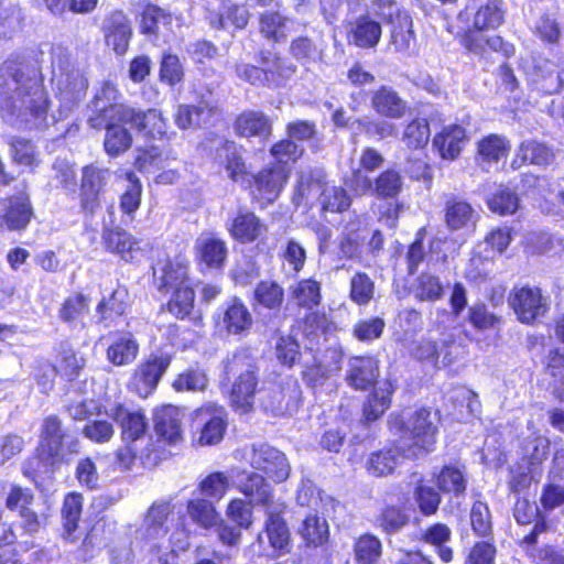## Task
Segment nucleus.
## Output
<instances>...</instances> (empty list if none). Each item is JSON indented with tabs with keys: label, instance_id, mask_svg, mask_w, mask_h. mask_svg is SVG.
<instances>
[{
	"label": "nucleus",
	"instance_id": "nucleus-1",
	"mask_svg": "<svg viewBox=\"0 0 564 564\" xmlns=\"http://www.w3.org/2000/svg\"><path fill=\"white\" fill-rule=\"evenodd\" d=\"M47 94L37 68L9 57L0 65V117L13 127L46 126Z\"/></svg>",
	"mask_w": 564,
	"mask_h": 564
},
{
	"label": "nucleus",
	"instance_id": "nucleus-2",
	"mask_svg": "<svg viewBox=\"0 0 564 564\" xmlns=\"http://www.w3.org/2000/svg\"><path fill=\"white\" fill-rule=\"evenodd\" d=\"M440 415L426 408L391 413L389 430L400 436V448L406 458H421L435 449Z\"/></svg>",
	"mask_w": 564,
	"mask_h": 564
},
{
	"label": "nucleus",
	"instance_id": "nucleus-3",
	"mask_svg": "<svg viewBox=\"0 0 564 564\" xmlns=\"http://www.w3.org/2000/svg\"><path fill=\"white\" fill-rule=\"evenodd\" d=\"M116 89L105 85L91 102V113L88 124L94 129H106L105 150L110 155H118L131 145V135L119 122H127L133 118V110L121 104L109 102Z\"/></svg>",
	"mask_w": 564,
	"mask_h": 564
},
{
	"label": "nucleus",
	"instance_id": "nucleus-4",
	"mask_svg": "<svg viewBox=\"0 0 564 564\" xmlns=\"http://www.w3.org/2000/svg\"><path fill=\"white\" fill-rule=\"evenodd\" d=\"M65 438L66 433L56 415L44 419L35 453L23 463L22 467L23 475L30 478L37 489H43V482L48 480L64 462Z\"/></svg>",
	"mask_w": 564,
	"mask_h": 564
},
{
	"label": "nucleus",
	"instance_id": "nucleus-5",
	"mask_svg": "<svg viewBox=\"0 0 564 564\" xmlns=\"http://www.w3.org/2000/svg\"><path fill=\"white\" fill-rule=\"evenodd\" d=\"M529 434L520 445L521 458L511 469L510 486L514 494L530 489L532 481H536L541 475V465L550 453V440L546 435L528 423Z\"/></svg>",
	"mask_w": 564,
	"mask_h": 564
},
{
	"label": "nucleus",
	"instance_id": "nucleus-6",
	"mask_svg": "<svg viewBox=\"0 0 564 564\" xmlns=\"http://www.w3.org/2000/svg\"><path fill=\"white\" fill-rule=\"evenodd\" d=\"M202 494H226L238 490L241 494H268V482L258 473H248L239 468L214 471L199 481Z\"/></svg>",
	"mask_w": 564,
	"mask_h": 564
},
{
	"label": "nucleus",
	"instance_id": "nucleus-7",
	"mask_svg": "<svg viewBox=\"0 0 564 564\" xmlns=\"http://www.w3.org/2000/svg\"><path fill=\"white\" fill-rule=\"evenodd\" d=\"M228 375L237 376L230 392L231 405L241 413L249 412L254 402L257 377L254 366L243 351L236 352L226 365Z\"/></svg>",
	"mask_w": 564,
	"mask_h": 564
},
{
	"label": "nucleus",
	"instance_id": "nucleus-8",
	"mask_svg": "<svg viewBox=\"0 0 564 564\" xmlns=\"http://www.w3.org/2000/svg\"><path fill=\"white\" fill-rule=\"evenodd\" d=\"M56 98L59 102V118H66L85 98L88 78L77 67H62L54 70Z\"/></svg>",
	"mask_w": 564,
	"mask_h": 564
},
{
	"label": "nucleus",
	"instance_id": "nucleus-9",
	"mask_svg": "<svg viewBox=\"0 0 564 564\" xmlns=\"http://www.w3.org/2000/svg\"><path fill=\"white\" fill-rule=\"evenodd\" d=\"M467 475L464 468L448 465L444 466L438 474L426 479L419 473L410 476L409 485L413 487L414 494H464L467 488Z\"/></svg>",
	"mask_w": 564,
	"mask_h": 564
},
{
	"label": "nucleus",
	"instance_id": "nucleus-10",
	"mask_svg": "<svg viewBox=\"0 0 564 564\" xmlns=\"http://www.w3.org/2000/svg\"><path fill=\"white\" fill-rule=\"evenodd\" d=\"M166 122L162 113L156 109L143 112V174L149 172V166L154 163L159 166L165 150Z\"/></svg>",
	"mask_w": 564,
	"mask_h": 564
},
{
	"label": "nucleus",
	"instance_id": "nucleus-11",
	"mask_svg": "<svg viewBox=\"0 0 564 564\" xmlns=\"http://www.w3.org/2000/svg\"><path fill=\"white\" fill-rule=\"evenodd\" d=\"M296 196L306 204L319 196L322 208L332 213H340L350 206V198L343 187L322 185L318 180L303 174L299 180Z\"/></svg>",
	"mask_w": 564,
	"mask_h": 564
},
{
	"label": "nucleus",
	"instance_id": "nucleus-12",
	"mask_svg": "<svg viewBox=\"0 0 564 564\" xmlns=\"http://www.w3.org/2000/svg\"><path fill=\"white\" fill-rule=\"evenodd\" d=\"M246 458L252 468L267 475L268 479L264 478V480L268 482V494L271 491L269 480L281 482L289 477L290 466L285 455L272 446L265 444L252 446L246 452Z\"/></svg>",
	"mask_w": 564,
	"mask_h": 564
},
{
	"label": "nucleus",
	"instance_id": "nucleus-13",
	"mask_svg": "<svg viewBox=\"0 0 564 564\" xmlns=\"http://www.w3.org/2000/svg\"><path fill=\"white\" fill-rule=\"evenodd\" d=\"M509 303L520 322L531 324L543 316L549 310L547 299L535 286L514 288Z\"/></svg>",
	"mask_w": 564,
	"mask_h": 564
},
{
	"label": "nucleus",
	"instance_id": "nucleus-14",
	"mask_svg": "<svg viewBox=\"0 0 564 564\" xmlns=\"http://www.w3.org/2000/svg\"><path fill=\"white\" fill-rule=\"evenodd\" d=\"M343 357L341 347L337 344L330 345L322 352L313 356L314 362L306 367L304 379L313 388L323 386L326 380L339 372Z\"/></svg>",
	"mask_w": 564,
	"mask_h": 564
},
{
	"label": "nucleus",
	"instance_id": "nucleus-15",
	"mask_svg": "<svg viewBox=\"0 0 564 564\" xmlns=\"http://www.w3.org/2000/svg\"><path fill=\"white\" fill-rule=\"evenodd\" d=\"M289 177L285 165L262 169L253 176L252 194L261 206L272 204L279 197Z\"/></svg>",
	"mask_w": 564,
	"mask_h": 564
},
{
	"label": "nucleus",
	"instance_id": "nucleus-16",
	"mask_svg": "<svg viewBox=\"0 0 564 564\" xmlns=\"http://www.w3.org/2000/svg\"><path fill=\"white\" fill-rule=\"evenodd\" d=\"M217 326L228 335H245L252 326L253 318L241 299L226 301L216 318Z\"/></svg>",
	"mask_w": 564,
	"mask_h": 564
},
{
	"label": "nucleus",
	"instance_id": "nucleus-17",
	"mask_svg": "<svg viewBox=\"0 0 564 564\" xmlns=\"http://www.w3.org/2000/svg\"><path fill=\"white\" fill-rule=\"evenodd\" d=\"M110 176L108 169L95 164L86 165L82 171L80 200L83 209L94 213L99 205V194Z\"/></svg>",
	"mask_w": 564,
	"mask_h": 564
},
{
	"label": "nucleus",
	"instance_id": "nucleus-18",
	"mask_svg": "<svg viewBox=\"0 0 564 564\" xmlns=\"http://www.w3.org/2000/svg\"><path fill=\"white\" fill-rule=\"evenodd\" d=\"M226 416L225 409L213 402L196 410V417L206 420L198 437L200 445H215L223 440L227 426Z\"/></svg>",
	"mask_w": 564,
	"mask_h": 564
},
{
	"label": "nucleus",
	"instance_id": "nucleus-19",
	"mask_svg": "<svg viewBox=\"0 0 564 564\" xmlns=\"http://www.w3.org/2000/svg\"><path fill=\"white\" fill-rule=\"evenodd\" d=\"M466 13L473 14V30L488 31L503 23L506 10L502 0H474Z\"/></svg>",
	"mask_w": 564,
	"mask_h": 564
},
{
	"label": "nucleus",
	"instance_id": "nucleus-20",
	"mask_svg": "<svg viewBox=\"0 0 564 564\" xmlns=\"http://www.w3.org/2000/svg\"><path fill=\"white\" fill-rule=\"evenodd\" d=\"M229 235L241 243H250L262 238L268 227L252 212L240 208L227 225Z\"/></svg>",
	"mask_w": 564,
	"mask_h": 564
},
{
	"label": "nucleus",
	"instance_id": "nucleus-21",
	"mask_svg": "<svg viewBox=\"0 0 564 564\" xmlns=\"http://www.w3.org/2000/svg\"><path fill=\"white\" fill-rule=\"evenodd\" d=\"M379 377V362L372 356H355L349 358L346 382L355 390H367Z\"/></svg>",
	"mask_w": 564,
	"mask_h": 564
},
{
	"label": "nucleus",
	"instance_id": "nucleus-22",
	"mask_svg": "<svg viewBox=\"0 0 564 564\" xmlns=\"http://www.w3.org/2000/svg\"><path fill=\"white\" fill-rule=\"evenodd\" d=\"M32 208L24 195L0 200V229L21 230L30 223Z\"/></svg>",
	"mask_w": 564,
	"mask_h": 564
},
{
	"label": "nucleus",
	"instance_id": "nucleus-23",
	"mask_svg": "<svg viewBox=\"0 0 564 564\" xmlns=\"http://www.w3.org/2000/svg\"><path fill=\"white\" fill-rule=\"evenodd\" d=\"M102 29L107 46L119 55L124 54L132 34L127 17L122 12H113L104 20Z\"/></svg>",
	"mask_w": 564,
	"mask_h": 564
},
{
	"label": "nucleus",
	"instance_id": "nucleus-24",
	"mask_svg": "<svg viewBox=\"0 0 564 564\" xmlns=\"http://www.w3.org/2000/svg\"><path fill=\"white\" fill-rule=\"evenodd\" d=\"M371 107L381 117L401 119L405 116L408 102L390 86H381L371 96Z\"/></svg>",
	"mask_w": 564,
	"mask_h": 564
},
{
	"label": "nucleus",
	"instance_id": "nucleus-25",
	"mask_svg": "<svg viewBox=\"0 0 564 564\" xmlns=\"http://www.w3.org/2000/svg\"><path fill=\"white\" fill-rule=\"evenodd\" d=\"M153 282L161 292L188 285L187 265L183 262H159L153 267Z\"/></svg>",
	"mask_w": 564,
	"mask_h": 564
},
{
	"label": "nucleus",
	"instance_id": "nucleus-26",
	"mask_svg": "<svg viewBox=\"0 0 564 564\" xmlns=\"http://www.w3.org/2000/svg\"><path fill=\"white\" fill-rule=\"evenodd\" d=\"M184 413L174 405H164L154 413V429L156 434L169 443H176L182 437V423Z\"/></svg>",
	"mask_w": 564,
	"mask_h": 564
},
{
	"label": "nucleus",
	"instance_id": "nucleus-27",
	"mask_svg": "<svg viewBox=\"0 0 564 564\" xmlns=\"http://www.w3.org/2000/svg\"><path fill=\"white\" fill-rule=\"evenodd\" d=\"M381 33V24L368 14H362L351 22L348 40L357 47L372 48L379 43Z\"/></svg>",
	"mask_w": 564,
	"mask_h": 564
},
{
	"label": "nucleus",
	"instance_id": "nucleus-28",
	"mask_svg": "<svg viewBox=\"0 0 564 564\" xmlns=\"http://www.w3.org/2000/svg\"><path fill=\"white\" fill-rule=\"evenodd\" d=\"M273 496H263L262 506L268 512L265 532L270 545L281 553L285 552L289 546L290 531L285 521L280 517L281 509L271 510V499Z\"/></svg>",
	"mask_w": 564,
	"mask_h": 564
},
{
	"label": "nucleus",
	"instance_id": "nucleus-29",
	"mask_svg": "<svg viewBox=\"0 0 564 564\" xmlns=\"http://www.w3.org/2000/svg\"><path fill=\"white\" fill-rule=\"evenodd\" d=\"M533 83L536 89L543 94L552 95L560 93L564 85V62L541 61L535 66Z\"/></svg>",
	"mask_w": 564,
	"mask_h": 564
},
{
	"label": "nucleus",
	"instance_id": "nucleus-30",
	"mask_svg": "<svg viewBox=\"0 0 564 564\" xmlns=\"http://www.w3.org/2000/svg\"><path fill=\"white\" fill-rule=\"evenodd\" d=\"M466 130L460 124H448L433 139V145L437 149L443 159H456L463 145L467 142Z\"/></svg>",
	"mask_w": 564,
	"mask_h": 564
},
{
	"label": "nucleus",
	"instance_id": "nucleus-31",
	"mask_svg": "<svg viewBox=\"0 0 564 564\" xmlns=\"http://www.w3.org/2000/svg\"><path fill=\"white\" fill-rule=\"evenodd\" d=\"M477 214L469 203L456 197L446 200L444 221L449 230L469 229L475 226Z\"/></svg>",
	"mask_w": 564,
	"mask_h": 564
},
{
	"label": "nucleus",
	"instance_id": "nucleus-32",
	"mask_svg": "<svg viewBox=\"0 0 564 564\" xmlns=\"http://www.w3.org/2000/svg\"><path fill=\"white\" fill-rule=\"evenodd\" d=\"M365 240L366 230L361 227L360 220L349 223L338 237V258L346 260L360 258Z\"/></svg>",
	"mask_w": 564,
	"mask_h": 564
},
{
	"label": "nucleus",
	"instance_id": "nucleus-33",
	"mask_svg": "<svg viewBox=\"0 0 564 564\" xmlns=\"http://www.w3.org/2000/svg\"><path fill=\"white\" fill-rule=\"evenodd\" d=\"M209 24L214 29H243L249 20V12L245 6H239L227 0L221 3L219 12H210L207 15Z\"/></svg>",
	"mask_w": 564,
	"mask_h": 564
},
{
	"label": "nucleus",
	"instance_id": "nucleus-34",
	"mask_svg": "<svg viewBox=\"0 0 564 564\" xmlns=\"http://www.w3.org/2000/svg\"><path fill=\"white\" fill-rule=\"evenodd\" d=\"M294 21L276 11H265L259 17V31L268 41L279 43L293 31Z\"/></svg>",
	"mask_w": 564,
	"mask_h": 564
},
{
	"label": "nucleus",
	"instance_id": "nucleus-35",
	"mask_svg": "<svg viewBox=\"0 0 564 564\" xmlns=\"http://www.w3.org/2000/svg\"><path fill=\"white\" fill-rule=\"evenodd\" d=\"M401 458L405 457L400 448V442H398L395 447L371 453L367 460V470L377 477L390 475L400 465Z\"/></svg>",
	"mask_w": 564,
	"mask_h": 564
},
{
	"label": "nucleus",
	"instance_id": "nucleus-36",
	"mask_svg": "<svg viewBox=\"0 0 564 564\" xmlns=\"http://www.w3.org/2000/svg\"><path fill=\"white\" fill-rule=\"evenodd\" d=\"M236 131L241 137H263L271 133L269 118L259 111H245L236 120Z\"/></svg>",
	"mask_w": 564,
	"mask_h": 564
},
{
	"label": "nucleus",
	"instance_id": "nucleus-37",
	"mask_svg": "<svg viewBox=\"0 0 564 564\" xmlns=\"http://www.w3.org/2000/svg\"><path fill=\"white\" fill-rule=\"evenodd\" d=\"M394 391L395 386L390 380L383 381L375 389L364 406V416L367 422L376 421L387 411Z\"/></svg>",
	"mask_w": 564,
	"mask_h": 564
},
{
	"label": "nucleus",
	"instance_id": "nucleus-38",
	"mask_svg": "<svg viewBox=\"0 0 564 564\" xmlns=\"http://www.w3.org/2000/svg\"><path fill=\"white\" fill-rule=\"evenodd\" d=\"M200 262L212 269H219L227 258V246L215 237H200L196 242Z\"/></svg>",
	"mask_w": 564,
	"mask_h": 564
},
{
	"label": "nucleus",
	"instance_id": "nucleus-39",
	"mask_svg": "<svg viewBox=\"0 0 564 564\" xmlns=\"http://www.w3.org/2000/svg\"><path fill=\"white\" fill-rule=\"evenodd\" d=\"M111 416L119 424L124 443L134 444L141 437L140 411H130L123 404H118L112 410Z\"/></svg>",
	"mask_w": 564,
	"mask_h": 564
},
{
	"label": "nucleus",
	"instance_id": "nucleus-40",
	"mask_svg": "<svg viewBox=\"0 0 564 564\" xmlns=\"http://www.w3.org/2000/svg\"><path fill=\"white\" fill-rule=\"evenodd\" d=\"M391 45L397 52L406 53L415 44V35L413 31V23L408 12H398L397 20L391 23Z\"/></svg>",
	"mask_w": 564,
	"mask_h": 564
},
{
	"label": "nucleus",
	"instance_id": "nucleus-41",
	"mask_svg": "<svg viewBox=\"0 0 564 564\" xmlns=\"http://www.w3.org/2000/svg\"><path fill=\"white\" fill-rule=\"evenodd\" d=\"M83 496H66L62 509L64 520V539L70 542L78 541L83 531L79 530L78 521L82 513Z\"/></svg>",
	"mask_w": 564,
	"mask_h": 564
},
{
	"label": "nucleus",
	"instance_id": "nucleus-42",
	"mask_svg": "<svg viewBox=\"0 0 564 564\" xmlns=\"http://www.w3.org/2000/svg\"><path fill=\"white\" fill-rule=\"evenodd\" d=\"M254 306L278 311L284 301V290L275 281H260L253 291Z\"/></svg>",
	"mask_w": 564,
	"mask_h": 564
},
{
	"label": "nucleus",
	"instance_id": "nucleus-43",
	"mask_svg": "<svg viewBox=\"0 0 564 564\" xmlns=\"http://www.w3.org/2000/svg\"><path fill=\"white\" fill-rule=\"evenodd\" d=\"M411 293L420 302H436L443 297L444 288L437 275L423 272L414 280Z\"/></svg>",
	"mask_w": 564,
	"mask_h": 564
},
{
	"label": "nucleus",
	"instance_id": "nucleus-44",
	"mask_svg": "<svg viewBox=\"0 0 564 564\" xmlns=\"http://www.w3.org/2000/svg\"><path fill=\"white\" fill-rule=\"evenodd\" d=\"M553 158V152L545 144L530 140L521 143L512 164L516 165L518 160H521L522 163L549 165Z\"/></svg>",
	"mask_w": 564,
	"mask_h": 564
},
{
	"label": "nucleus",
	"instance_id": "nucleus-45",
	"mask_svg": "<svg viewBox=\"0 0 564 564\" xmlns=\"http://www.w3.org/2000/svg\"><path fill=\"white\" fill-rule=\"evenodd\" d=\"M291 296L299 306L312 310L321 303V284L313 279L301 280L292 286Z\"/></svg>",
	"mask_w": 564,
	"mask_h": 564
},
{
	"label": "nucleus",
	"instance_id": "nucleus-46",
	"mask_svg": "<svg viewBox=\"0 0 564 564\" xmlns=\"http://www.w3.org/2000/svg\"><path fill=\"white\" fill-rule=\"evenodd\" d=\"M209 379L200 368H187L174 379L172 387L176 392H202L208 387Z\"/></svg>",
	"mask_w": 564,
	"mask_h": 564
},
{
	"label": "nucleus",
	"instance_id": "nucleus-47",
	"mask_svg": "<svg viewBox=\"0 0 564 564\" xmlns=\"http://www.w3.org/2000/svg\"><path fill=\"white\" fill-rule=\"evenodd\" d=\"M412 516L411 508L406 501L401 507H387L379 518V525L386 533L393 534L405 527Z\"/></svg>",
	"mask_w": 564,
	"mask_h": 564
},
{
	"label": "nucleus",
	"instance_id": "nucleus-48",
	"mask_svg": "<svg viewBox=\"0 0 564 564\" xmlns=\"http://www.w3.org/2000/svg\"><path fill=\"white\" fill-rule=\"evenodd\" d=\"M260 62L264 67L272 69L274 82L265 79L269 87H278L295 73V66L271 52H261Z\"/></svg>",
	"mask_w": 564,
	"mask_h": 564
},
{
	"label": "nucleus",
	"instance_id": "nucleus-49",
	"mask_svg": "<svg viewBox=\"0 0 564 564\" xmlns=\"http://www.w3.org/2000/svg\"><path fill=\"white\" fill-rule=\"evenodd\" d=\"M357 564H376L382 553L380 540L372 534H364L354 545Z\"/></svg>",
	"mask_w": 564,
	"mask_h": 564
},
{
	"label": "nucleus",
	"instance_id": "nucleus-50",
	"mask_svg": "<svg viewBox=\"0 0 564 564\" xmlns=\"http://www.w3.org/2000/svg\"><path fill=\"white\" fill-rule=\"evenodd\" d=\"M217 158L225 165L230 178L237 181L245 173V164L241 161L239 150L235 142L224 140L217 149Z\"/></svg>",
	"mask_w": 564,
	"mask_h": 564
},
{
	"label": "nucleus",
	"instance_id": "nucleus-51",
	"mask_svg": "<svg viewBox=\"0 0 564 564\" xmlns=\"http://www.w3.org/2000/svg\"><path fill=\"white\" fill-rule=\"evenodd\" d=\"M187 512L196 524L209 529L218 523V513L212 502L204 498H196L188 501Z\"/></svg>",
	"mask_w": 564,
	"mask_h": 564
},
{
	"label": "nucleus",
	"instance_id": "nucleus-52",
	"mask_svg": "<svg viewBox=\"0 0 564 564\" xmlns=\"http://www.w3.org/2000/svg\"><path fill=\"white\" fill-rule=\"evenodd\" d=\"M194 301L195 292L189 284L185 286H177L167 303V310L176 318L183 319L189 316L193 311Z\"/></svg>",
	"mask_w": 564,
	"mask_h": 564
},
{
	"label": "nucleus",
	"instance_id": "nucleus-53",
	"mask_svg": "<svg viewBox=\"0 0 564 564\" xmlns=\"http://www.w3.org/2000/svg\"><path fill=\"white\" fill-rule=\"evenodd\" d=\"M106 246L112 252L119 253L126 261L134 259V252L139 251L138 242L126 231L112 230L105 237Z\"/></svg>",
	"mask_w": 564,
	"mask_h": 564
},
{
	"label": "nucleus",
	"instance_id": "nucleus-54",
	"mask_svg": "<svg viewBox=\"0 0 564 564\" xmlns=\"http://www.w3.org/2000/svg\"><path fill=\"white\" fill-rule=\"evenodd\" d=\"M480 248L481 246H478L474 250L465 269V278L475 283L485 281L490 274L494 264V257L490 254L482 256Z\"/></svg>",
	"mask_w": 564,
	"mask_h": 564
},
{
	"label": "nucleus",
	"instance_id": "nucleus-55",
	"mask_svg": "<svg viewBox=\"0 0 564 564\" xmlns=\"http://www.w3.org/2000/svg\"><path fill=\"white\" fill-rule=\"evenodd\" d=\"M489 209L499 215L514 214L519 208L518 195L508 187L500 185L488 198Z\"/></svg>",
	"mask_w": 564,
	"mask_h": 564
},
{
	"label": "nucleus",
	"instance_id": "nucleus-56",
	"mask_svg": "<svg viewBox=\"0 0 564 564\" xmlns=\"http://www.w3.org/2000/svg\"><path fill=\"white\" fill-rule=\"evenodd\" d=\"M403 186V180L399 172L387 170L375 181L372 195L379 198H395Z\"/></svg>",
	"mask_w": 564,
	"mask_h": 564
},
{
	"label": "nucleus",
	"instance_id": "nucleus-57",
	"mask_svg": "<svg viewBox=\"0 0 564 564\" xmlns=\"http://www.w3.org/2000/svg\"><path fill=\"white\" fill-rule=\"evenodd\" d=\"M212 113L207 106L181 105L175 115V122L181 129H188L206 122Z\"/></svg>",
	"mask_w": 564,
	"mask_h": 564
},
{
	"label": "nucleus",
	"instance_id": "nucleus-58",
	"mask_svg": "<svg viewBox=\"0 0 564 564\" xmlns=\"http://www.w3.org/2000/svg\"><path fill=\"white\" fill-rule=\"evenodd\" d=\"M509 142L501 135L490 134L478 143V153L482 160L497 162L508 155Z\"/></svg>",
	"mask_w": 564,
	"mask_h": 564
},
{
	"label": "nucleus",
	"instance_id": "nucleus-59",
	"mask_svg": "<svg viewBox=\"0 0 564 564\" xmlns=\"http://www.w3.org/2000/svg\"><path fill=\"white\" fill-rule=\"evenodd\" d=\"M430 140V126L426 119L416 118L409 122L403 131L402 141L406 147L420 149Z\"/></svg>",
	"mask_w": 564,
	"mask_h": 564
},
{
	"label": "nucleus",
	"instance_id": "nucleus-60",
	"mask_svg": "<svg viewBox=\"0 0 564 564\" xmlns=\"http://www.w3.org/2000/svg\"><path fill=\"white\" fill-rule=\"evenodd\" d=\"M171 362L169 355H152L143 364V387H149L152 391L159 383L161 377L166 371Z\"/></svg>",
	"mask_w": 564,
	"mask_h": 564
},
{
	"label": "nucleus",
	"instance_id": "nucleus-61",
	"mask_svg": "<svg viewBox=\"0 0 564 564\" xmlns=\"http://www.w3.org/2000/svg\"><path fill=\"white\" fill-rule=\"evenodd\" d=\"M336 329L335 325L327 318L325 314L312 313L305 318L304 333L310 339V350H315L313 340L319 339L321 336L326 340V336Z\"/></svg>",
	"mask_w": 564,
	"mask_h": 564
},
{
	"label": "nucleus",
	"instance_id": "nucleus-62",
	"mask_svg": "<svg viewBox=\"0 0 564 564\" xmlns=\"http://www.w3.org/2000/svg\"><path fill=\"white\" fill-rule=\"evenodd\" d=\"M138 349L135 340L122 337L108 348L107 357L113 365L122 366L135 358Z\"/></svg>",
	"mask_w": 564,
	"mask_h": 564
},
{
	"label": "nucleus",
	"instance_id": "nucleus-63",
	"mask_svg": "<svg viewBox=\"0 0 564 564\" xmlns=\"http://www.w3.org/2000/svg\"><path fill=\"white\" fill-rule=\"evenodd\" d=\"M89 301L83 294H75L65 300L59 308V317L65 323H76L88 313Z\"/></svg>",
	"mask_w": 564,
	"mask_h": 564
},
{
	"label": "nucleus",
	"instance_id": "nucleus-64",
	"mask_svg": "<svg viewBox=\"0 0 564 564\" xmlns=\"http://www.w3.org/2000/svg\"><path fill=\"white\" fill-rule=\"evenodd\" d=\"M375 283L368 274L356 273L350 280V299L358 305H367L373 297Z\"/></svg>",
	"mask_w": 564,
	"mask_h": 564
}]
</instances>
